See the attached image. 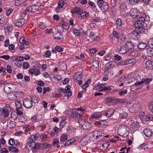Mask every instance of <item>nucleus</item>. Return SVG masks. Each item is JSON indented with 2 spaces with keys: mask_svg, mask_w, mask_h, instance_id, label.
Wrapping results in <instances>:
<instances>
[{
  "mask_svg": "<svg viewBox=\"0 0 153 153\" xmlns=\"http://www.w3.org/2000/svg\"><path fill=\"white\" fill-rule=\"evenodd\" d=\"M48 135L47 134H42L39 136V133L36 134L35 135H31L28 139L26 145L25 147L28 148L31 146L33 143L37 141L39 137V138L42 141H44L48 138Z\"/></svg>",
  "mask_w": 153,
  "mask_h": 153,
  "instance_id": "obj_1",
  "label": "nucleus"
},
{
  "mask_svg": "<svg viewBox=\"0 0 153 153\" xmlns=\"http://www.w3.org/2000/svg\"><path fill=\"white\" fill-rule=\"evenodd\" d=\"M152 80V78H146L142 79L140 82H137L132 85V88L134 90H137L141 87L140 85L143 83L148 85Z\"/></svg>",
  "mask_w": 153,
  "mask_h": 153,
  "instance_id": "obj_2",
  "label": "nucleus"
},
{
  "mask_svg": "<svg viewBox=\"0 0 153 153\" xmlns=\"http://www.w3.org/2000/svg\"><path fill=\"white\" fill-rule=\"evenodd\" d=\"M17 85L16 84L12 83H6L4 85V90L5 92L9 94L11 91H14L16 89Z\"/></svg>",
  "mask_w": 153,
  "mask_h": 153,
  "instance_id": "obj_3",
  "label": "nucleus"
},
{
  "mask_svg": "<svg viewBox=\"0 0 153 153\" xmlns=\"http://www.w3.org/2000/svg\"><path fill=\"white\" fill-rule=\"evenodd\" d=\"M0 110L1 111V114L4 117H8L10 112L11 111V108L9 104H6L2 108H0Z\"/></svg>",
  "mask_w": 153,
  "mask_h": 153,
  "instance_id": "obj_4",
  "label": "nucleus"
},
{
  "mask_svg": "<svg viewBox=\"0 0 153 153\" xmlns=\"http://www.w3.org/2000/svg\"><path fill=\"white\" fill-rule=\"evenodd\" d=\"M97 4L100 10L102 12L106 11L109 8L108 3L103 0H98L97 2Z\"/></svg>",
  "mask_w": 153,
  "mask_h": 153,
  "instance_id": "obj_5",
  "label": "nucleus"
},
{
  "mask_svg": "<svg viewBox=\"0 0 153 153\" xmlns=\"http://www.w3.org/2000/svg\"><path fill=\"white\" fill-rule=\"evenodd\" d=\"M141 106L138 101H135L133 105L129 108V111L131 113H136L141 110Z\"/></svg>",
  "mask_w": 153,
  "mask_h": 153,
  "instance_id": "obj_6",
  "label": "nucleus"
},
{
  "mask_svg": "<svg viewBox=\"0 0 153 153\" xmlns=\"http://www.w3.org/2000/svg\"><path fill=\"white\" fill-rule=\"evenodd\" d=\"M140 22H135L134 25L136 27L135 30L137 31L139 33H142L144 32V30L145 29V23L141 24Z\"/></svg>",
  "mask_w": 153,
  "mask_h": 153,
  "instance_id": "obj_7",
  "label": "nucleus"
},
{
  "mask_svg": "<svg viewBox=\"0 0 153 153\" xmlns=\"http://www.w3.org/2000/svg\"><path fill=\"white\" fill-rule=\"evenodd\" d=\"M128 128L124 125H122L120 128H118V131L121 133V137H125L127 136L129 133Z\"/></svg>",
  "mask_w": 153,
  "mask_h": 153,
  "instance_id": "obj_8",
  "label": "nucleus"
},
{
  "mask_svg": "<svg viewBox=\"0 0 153 153\" xmlns=\"http://www.w3.org/2000/svg\"><path fill=\"white\" fill-rule=\"evenodd\" d=\"M45 144H39L38 143H35L34 146L32 147V150L33 152H36L37 150H42L44 148L48 146L49 144L47 145L46 144V146H45Z\"/></svg>",
  "mask_w": 153,
  "mask_h": 153,
  "instance_id": "obj_9",
  "label": "nucleus"
},
{
  "mask_svg": "<svg viewBox=\"0 0 153 153\" xmlns=\"http://www.w3.org/2000/svg\"><path fill=\"white\" fill-rule=\"evenodd\" d=\"M104 135V134L102 133V130L100 129L95 131L92 134L93 137L96 140L98 138H101Z\"/></svg>",
  "mask_w": 153,
  "mask_h": 153,
  "instance_id": "obj_10",
  "label": "nucleus"
},
{
  "mask_svg": "<svg viewBox=\"0 0 153 153\" xmlns=\"http://www.w3.org/2000/svg\"><path fill=\"white\" fill-rule=\"evenodd\" d=\"M130 16L133 18H135L138 17L140 14V11L137 8L132 9L130 11Z\"/></svg>",
  "mask_w": 153,
  "mask_h": 153,
  "instance_id": "obj_11",
  "label": "nucleus"
},
{
  "mask_svg": "<svg viewBox=\"0 0 153 153\" xmlns=\"http://www.w3.org/2000/svg\"><path fill=\"white\" fill-rule=\"evenodd\" d=\"M23 105L27 108H30L33 106L32 102L30 99L26 98L23 101Z\"/></svg>",
  "mask_w": 153,
  "mask_h": 153,
  "instance_id": "obj_12",
  "label": "nucleus"
},
{
  "mask_svg": "<svg viewBox=\"0 0 153 153\" xmlns=\"http://www.w3.org/2000/svg\"><path fill=\"white\" fill-rule=\"evenodd\" d=\"M146 15L145 13H140V14L138 16L137 18V21H136L135 22H140L142 24L145 23V21L146 20L145 17Z\"/></svg>",
  "mask_w": 153,
  "mask_h": 153,
  "instance_id": "obj_13",
  "label": "nucleus"
},
{
  "mask_svg": "<svg viewBox=\"0 0 153 153\" xmlns=\"http://www.w3.org/2000/svg\"><path fill=\"white\" fill-rule=\"evenodd\" d=\"M73 116V118H77L79 120L83 119V113L82 112H80L79 111L75 110L74 111V115Z\"/></svg>",
  "mask_w": 153,
  "mask_h": 153,
  "instance_id": "obj_14",
  "label": "nucleus"
},
{
  "mask_svg": "<svg viewBox=\"0 0 153 153\" xmlns=\"http://www.w3.org/2000/svg\"><path fill=\"white\" fill-rule=\"evenodd\" d=\"M25 20L23 18L19 19L14 21V24L16 26L21 27L25 24Z\"/></svg>",
  "mask_w": 153,
  "mask_h": 153,
  "instance_id": "obj_15",
  "label": "nucleus"
},
{
  "mask_svg": "<svg viewBox=\"0 0 153 153\" xmlns=\"http://www.w3.org/2000/svg\"><path fill=\"white\" fill-rule=\"evenodd\" d=\"M102 115V114L100 112L94 113L92 115L90 116L89 119L91 120H94L95 119L101 117Z\"/></svg>",
  "mask_w": 153,
  "mask_h": 153,
  "instance_id": "obj_16",
  "label": "nucleus"
},
{
  "mask_svg": "<svg viewBox=\"0 0 153 153\" xmlns=\"http://www.w3.org/2000/svg\"><path fill=\"white\" fill-rule=\"evenodd\" d=\"M89 15L88 12H84L82 10V12L79 13L78 15V18L80 19H84L88 16Z\"/></svg>",
  "mask_w": 153,
  "mask_h": 153,
  "instance_id": "obj_17",
  "label": "nucleus"
},
{
  "mask_svg": "<svg viewBox=\"0 0 153 153\" xmlns=\"http://www.w3.org/2000/svg\"><path fill=\"white\" fill-rule=\"evenodd\" d=\"M146 67L148 69H153V60H149L147 61L145 63Z\"/></svg>",
  "mask_w": 153,
  "mask_h": 153,
  "instance_id": "obj_18",
  "label": "nucleus"
},
{
  "mask_svg": "<svg viewBox=\"0 0 153 153\" xmlns=\"http://www.w3.org/2000/svg\"><path fill=\"white\" fill-rule=\"evenodd\" d=\"M82 72H78L76 73L74 76V79L76 82H77V79H81L82 78Z\"/></svg>",
  "mask_w": 153,
  "mask_h": 153,
  "instance_id": "obj_19",
  "label": "nucleus"
},
{
  "mask_svg": "<svg viewBox=\"0 0 153 153\" xmlns=\"http://www.w3.org/2000/svg\"><path fill=\"white\" fill-rule=\"evenodd\" d=\"M52 143L53 146H56L58 148L60 147L61 145V146H63L62 145V143L59 142L58 140L56 138H55L53 140Z\"/></svg>",
  "mask_w": 153,
  "mask_h": 153,
  "instance_id": "obj_20",
  "label": "nucleus"
},
{
  "mask_svg": "<svg viewBox=\"0 0 153 153\" xmlns=\"http://www.w3.org/2000/svg\"><path fill=\"white\" fill-rule=\"evenodd\" d=\"M115 62L114 61H110L106 64L105 65V69L109 70L110 68H112L114 66Z\"/></svg>",
  "mask_w": 153,
  "mask_h": 153,
  "instance_id": "obj_21",
  "label": "nucleus"
},
{
  "mask_svg": "<svg viewBox=\"0 0 153 153\" xmlns=\"http://www.w3.org/2000/svg\"><path fill=\"white\" fill-rule=\"evenodd\" d=\"M125 47L127 51L134 48V45L131 42H127L125 44Z\"/></svg>",
  "mask_w": 153,
  "mask_h": 153,
  "instance_id": "obj_22",
  "label": "nucleus"
},
{
  "mask_svg": "<svg viewBox=\"0 0 153 153\" xmlns=\"http://www.w3.org/2000/svg\"><path fill=\"white\" fill-rule=\"evenodd\" d=\"M65 90L64 91V94L65 95H66L67 93H68L67 96L70 97L72 95V92L71 91V89L69 85L68 86H66L65 88Z\"/></svg>",
  "mask_w": 153,
  "mask_h": 153,
  "instance_id": "obj_23",
  "label": "nucleus"
},
{
  "mask_svg": "<svg viewBox=\"0 0 153 153\" xmlns=\"http://www.w3.org/2000/svg\"><path fill=\"white\" fill-rule=\"evenodd\" d=\"M131 36L133 38V39H137L140 38V36L139 35V33L137 31H134L132 32L131 33H130Z\"/></svg>",
  "mask_w": 153,
  "mask_h": 153,
  "instance_id": "obj_24",
  "label": "nucleus"
},
{
  "mask_svg": "<svg viewBox=\"0 0 153 153\" xmlns=\"http://www.w3.org/2000/svg\"><path fill=\"white\" fill-rule=\"evenodd\" d=\"M143 132L144 134L147 137L151 136L152 134V131L148 128L145 129L144 130Z\"/></svg>",
  "mask_w": 153,
  "mask_h": 153,
  "instance_id": "obj_25",
  "label": "nucleus"
},
{
  "mask_svg": "<svg viewBox=\"0 0 153 153\" xmlns=\"http://www.w3.org/2000/svg\"><path fill=\"white\" fill-rule=\"evenodd\" d=\"M87 137H83L80 142V144H82L84 146L88 144L89 140L88 139H87Z\"/></svg>",
  "mask_w": 153,
  "mask_h": 153,
  "instance_id": "obj_26",
  "label": "nucleus"
},
{
  "mask_svg": "<svg viewBox=\"0 0 153 153\" xmlns=\"http://www.w3.org/2000/svg\"><path fill=\"white\" fill-rule=\"evenodd\" d=\"M138 48L140 49H146L148 47L147 46L146 44L143 43H140L138 45Z\"/></svg>",
  "mask_w": 153,
  "mask_h": 153,
  "instance_id": "obj_27",
  "label": "nucleus"
},
{
  "mask_svg": "<svg viewBox=\"0 0 153 153\" xmlns=\"http://www.w3.org/2000/svg\"><path fill=\"white\" fill-rule=\"evenodd\" d=\"M114 113V111L113 110L110 109L109 111H108L106 112H105L104 115L108 117H109L113 114Z\"/></svg>",
  "mask_w": 153,
  "mask_h": 153,
  "instance_id": "obj_28",
  "label": "nucleus"
},
{
  "mask_svg": "<svg viewBox=\"0 0 153 153\" xmlns=\"http://www.w3.org/2000/svg\"><path fill=\"white\" fill-rule=\"evenodd\" d=\"M82 128L85 130H88L91 128V125L89 122L87 121L84 122V124L82 126Z\"/></svg>",
  "mask_w": 153,
  "mask_h": 153,
  "instance_id": "obj_29",
  "label": "nucleus"
},
{
  "mask_svg": "<svg viewBox=\"0 0 153 153\" xmlns=\"http://www.w3.org/2000/svg\"><path fill=\"white\" fill-rule=\"evenodd\" d=\"M104 120H102V121H96L95 122L94 124L97 126L100 127H102L103 126L105 125V124L104 123Z\"/></svg>",
  "mask_w": 153,
  "mask_h": 153,
  "instance_id": "obj_30",
  "label": "nucleus"
},
{
  "mask_svg": "<svg viewBox=\"0 0 153 153\" xmlns=\"http://www.w3.org/2000/svg\"><path fill=\"white\" fill-rule=\"evenodd\" d=\"M146 52L148 55L149 56H153V48H146Z\"/></svg>",
  "mask_w": 153,
  "mask_h": 153,
  "instance_id": "obj_31",
  "label": "nucleus"
},
{
  "mask_svg": "<svg viewBox=\"0 0 153 153\" xmlns=\"http://www.w3.org/2000/svg\"><path fill=\"white\" fill-rule=\"evenodd\" d=\"M32 102L34 103H38L39 100V99L38 96H33L30 99Z\"/></svg>",
  "mask_w": 153,
  "mask_h": 153,
  "instance_id": "obj_32",
  "label": "nucleus"
},
{
  "mask_svg": "<svg viewBox=\"0 0 153 153\" xmlns=\"http://www.w3.org/2000/svg\"><path fill=\"white\" fill-rule=\"evenodd\" d=\"M53 36L54 38L56 39H57L59 40L63 38V36L59 32H57Z\"/></svg>",
  "mask_w": 153,
  "mask_h": 153,
  "instance_id": "obj_33",
  "label": "nucleus"
},
{
  "mask_svg": "<svg viewBox=\"0 0 153 153\" xmlns=\"http://www.w3.org/2000/svg\"><path fill=\"white\" fill-rule=\"evenodd\" d=\"M127 51L126 50L125 46H122L118 50V52L120 54H123L126 53Z\"/></svg>",
  "mask_w": 153,
  "mask_h": 153,
  "instance_id": "obj_34",
  "label": "nucleus"
},
{
  "mask_svg": "<svg viewBox=\"0 0 153 153\" xmlns=\"http://www.w3.org/2000/svg\"><path fill=\"white\" fill-rule=\"evenodd\" d=\"M74 12L75 13H80L82 12V10L80 8L76 7L74 8L71 11V12L72 13Z\"/></svg>",
  "mask_w": 153,
  "mask_h": 153,
  "instance_id": "obj_35",
  "label": "nucleus"
},
{
  "mask_svg": "<svg viewBox=\"0 0 153 153\" xmlns=\"http://www.w3.org/2000/svg\"><path fill=\"white\" fill-rule=\"evenodd\" d=\"M139 125V123L136 121H133L131 123V128L133 129L134 128H137Z\"/></svg>",
  "mask_w": 153,
  "mask_h": 153,
  "instance_id": "obj_36",
  "label": "nucleus"
},
{
  "mask_svg": "<svg viewBox=\"0 0 153 153\" xmlns=\"http://www.w3.org/2000/svg\"><path fill=\"white\" fill-rule=\"evenodd\" d=\"M15 104L16 107V109H21L22 107V102L20 101L17 100L15 102Z\"/></svg>",
  "mask_w": 153,
  "mask_h": 153,
  "instance_id": "obj_37",
  "label": "nucleus"
},
{
  "mask_svg": "<svg viewBox=\"0 0 153 153\" xmlns=\"http://www.w3.org/2000/svg\"><path fill=\"white\" fill-rule=\"evenodd\" d=\"M26 0H16L15 2V5L17 6H19L24 3Z\"/></svg>",
  "mask_w": 153,
  "mask_h": 153,
  "instance_id": "obj_38",
  "label": "nucleus"
},
{
  "mask_svg": "<svg viewBox=\"0 0 153 153\" xmlns=\"http://www.w3.org/2000/svg\"><path fill=\"white\" fill-rule=\"evenodd\" d=\"M93 68H97L99 66V62L97 60H94L92 63Z\"/></svg>",
  "mask_w": 153,
  "mask_h": 153,
  "instance_id": "obj_39",
  "label": "nucleus"
},
{
  "mask_svg": "<svg viewBox=\"0 0 153 153\" xmlns=\"http://www.w3.org/2000/svg\"><path fill=\"white\" fill-rule=\"evenodd\" d=\"M126 5L125 3H121L120 7V10L121 11H124L126 10Z\"/></svg>",
  "mask_w": 153,
  "mask_h": 153,
  "instance_id": "obj_40",
  "label": "nucleus"
},
{
  "mask_svg": "<svg viewBox=\"0 0 153 153\" xmlns=\"http://www.w3.org/2000/svg\"><path fill=\"white\" fill-rule=\"evenodd\" d=\"M8 97L10 100H14L16 98L14 95L13 92L9 93L8 95Z\"/></svg>",
  "mask_w": 153,
  "mask_h": 153,
  "instance_id": "obj_41",
  "label": "nucleus"
},
{
  "mask_svg": "<svg viewBox=\"0 0 153 153\" xmlns=\"http://www.w3.org/2000/svg\"><path fill=\"white\" fill-rule=\"evenodd\" d=\"M20 43L22 44L23 43L25 44L26 45H29V42L26 41L24 40V38L23 37H22L20 39Z\"/></svg>",
  "mask_w": 153,
  "mask_h": 153,
  "instance_id": "obj_42",
  "label": "nucleus"
},
{
  "mask_svg": "<svg viewBox=\"0 0 153 153\" xmlns=\"http://www.w3.org/2000/svg\"><path fill=\"white\" fill-rule=\"evenodd\" d=\"M127 62V60L121 61L117 63V65H128Z\"/></svg>",
  "mask_w": 153,
  "mask_h": 153,
  "instance_id": "obj_43",
  "label": "nucleus"
},
{
  "mask_svg": "<svg viewBox=\"0 0 153 153\" xmlns=\"http://www.w3.org/2000/svg\"><path fill=\"white\" fill-rule=\"evenodd\" d=\"M127 114L124 112H123L119 114V117L120 118L124 119L127 116Z\"/></svg>",
  "mask_w": 153,
  "mask_h": 153,
  "instance_id": "obj_44",
  "label": "nucleus"
},
{
  "mask_svg": "<svg viewBox=\"0 0 153 153\" xmlns=\"http://www.w3.org/2000/svg\"><path fill=\"white\" fill-rule=\"evenodd\" d=\"M67 139V135L65 134H63L61 137L60 141L61 142H64Z\"/></svg>",
  "mask_w": 153,
  "mask_h": 153,
  "instance_id": "obj_45",
  "label": "nucleus"
},
{
  "mask_svg": "<svg viewBox=\"0 0 153 153\" xmlns=\"http://www.w3.org/2000/svg\"><path fill=\"white\" fill-rule=\"evenodd\" d=\"M73 33L76 36H79L80 35L81 33L80 31H78L77 29L74 28L73 30Z\"/></svg>",
  "mask_w": 153,
  "mask_h": 153,
  "instance_id": "obj_46",
  "label": "nucleus"
},
{
  "mask_svg": "<svg viewBox=\"0 0 153 153\" xmlns=\"http://www.w3.org/2000/svg\"><path fill=\"white\" fill-rule=\"evenodd\" d=\"M9 151L13 152H17L18 151V149L14 146H10L9 148Z\"/></svg>",
  "mask_w": 153,
  "mask_h": 153,
  "instance_id": "obj_47",
  "label": "nucleus"
},
{
  "mask_svg": "<svg viewBox=\"0 0 153 153\" xmlns=\"http://www.w3.org/2000/svg\"><path fill=\"white\" fill-rule=\"evenodd\" d=\"M148 105L149 110L153 114V102H150Z\"/></svg>",
  "mask_w": 153,
  "mask_h": 153,
  "instance_id": "obj_48",
  "label": "nucleus"
},
{
  "mask_svg": "<svg viewBox=\"0 0 153 153\" xmlns=\"http://www.w3.org/2000/svg\"><path fill=\"white\" fill-rule=\"evenodd\" d=\"M147 144L145 143H143L139 147V149H144V150H146L148 147L146 146Z\"/></svg>",
  "mask_w": 153,
  "mask_h": 153,
  "instance_id": "obj_49",
  "label": "nucleus"
},
{
  "mask_svg": "<svg viewBox=\"0 0 153 153\" xmlns=\"http://www.w3.org/2000/svg\"><path fill=\"white\" fill-rule=\"evenodd\" d=\"M139 54V52L137 51H132L130 53V54L132 56L136 57L138 56Z\"/></svg>",
  "mask_w": 153,
  "mask_h": 153,
  "instance_id": "obj_50",
  "label": "nucleus"
},
{
  "mask_svg": "<svg viewBox=\"0 0 153 153\" xmlns=\"http://www.w3.org/2000/svg\"><path fill=\"white\" fill-rule=\"evenodd\" d=\"M119 38H118L119 41H120L121 43H123V42L125 41V38L123 36V34L120 35V36H119Z\"/></svg>",
  "mask_w": 153,
  "mask_h": 153,
  "instance_id": "obj_51",
  "label": "nucleus"
},
{
  "mask_svg": "<svg viewBox=\"0 0 153 153\" xmlns=\"http://www.w3.org/2000/svg\"><path fill=\"white\" fill-rule=\"evenodd\" d=\"M51 55V52L50 50H48L45 53V54L44 55V56L46 58L50 57Z\"/></svg>",
  "mask_w": 153,
  "mask_h": 153,
  "instance_id": "obj_52",
  "label": "nucleus"
},
{
  "mask_svg": "<svg viewBox=\"0 0 153 153\" xmlns=\"http://www.w3.org/2000/svg\"><path fill=\"white\" fill-rule=\"evenodd\" d=\"M83 119H80L78 120L79 126L80 128H82V126L84 124V122L85 121L83 120Z\"/></svg>",
  "mask_w": 153,
  "mask_h": 153,
  "instance_id": "obj_53",
  "label": "nucleus"
},
{
  "mask_svg": "<svg viewBox=\"0 0 153 153\" xmlns=\"http://www.w3.org/2000/svg\"><path fill=\"white\" fill-rule=\"evenodd\" d=\"M118 103V98H116L115 97H112V100L111 103L112 104H114Z\"/></svg>",
  "mask_w": 153,
  "mask_h": 153,
  "instance_id": "obj_54",
  "label": "nucleus"
},
{
  "mask_svg": "<svg viewBox=\"0 0 153 153\" xmlns=\"http://www.w3.org/2000/svg\"><path fill=\"white\" fill-rule=\"evenodd\" d=\"M29 64L27 62H25L23 63L22 65L23 68L24 69H27L29 68Z\"/></svg>",
  "mask_w": 153,
  "mask_h": 153,
  "instance_id": "obj_55",
  "label": "nucleus"
},
{
  "mask_svg": "<svg viewBox=\"0 0 153 153\" xmlns=\"http://www.w3.org/2000/svg\"><path fill=\"white\" fill-rule=\"evenodd\" d=\"M31 7L32 8V9L33 10V12H34L37 10L39 8L38 6L35 5H31Z\"/></svg>",
  "mask_w": 153,
  "mask_h": 153,
  "instance_id": "obj_56",
  "label": "nucleus"
},
{
  "mask_svg": "<svg viewBox=\"0 0 153 153\" xmlns=\"http://www.w3.org/2000/svg\"><path fill=\"white\" fill-rule=\"evenodd\" d=\"M116 23L118 26H121L122 23V21L120 19H118L116 21Z\"/></svg>",
  "mask_w": 153,
  "mask_h": 153,
  "instance_id": "obj_57",
  "label": "nucleus"
},
{
  "mask_svg": "<svg viewBox=\"0 0 153 153\" xmlns=\"http://www.w3.org/2000/svg\"><path fill=\"white\" fill-rule=\"evenodd\" d=\"M39 26L40 28L42 29H44L46 27V24L42 22L39 23Z\"/></svg>",
  "mask_w": 153,
  "mask_h": 153,
  "instance_id": "obj_58",
  "label": "nucleus"
},
{
  "mask_svg": "<svg viewBox=\"0 0 153 153\" xmlns=\"http://www.w3.org/2000/svg\"><path fill=\"white\" fill-rule=\"evenodd\" d=\"M140 0H129V3L131 5L136 4Z\"/></svg>",
  "mask_w": 153,
  "mask_h": 153,
  "instance_id": "obj_59",
  "label": "nucleus"
},
{
  "mask_svg": "<svg viewBox=\"0 0 153 153\" xmlns=\"http://www.w3.org/2000/svg\"><path fill=\"white\" fill-rule=\"evenodd\" d=\"M6 70L9 73H11L12 72V69L11 66L9 65H7Z\"/></svg>",
  "mask_w": 153,
  "mask_h": 153,
  "instance_id": "obj_60",
  "label": "nucleus"
},
{
  "mask_svg": "<svg viewBox=\"0 0 153 153\" xmlns=\"http://www.w3.org/2000/svg\"><path fill=\"white\" fill-rule=\"evenodd\" d=\"M127 92L126 89L120 91L119 93V94L121 96H123L125 95Z\"/></svg>",
  "mask_w": 153,
  "mask_h": 153,
  "instance_id": "obj_61",
  "label": "nucleus"
},
{
  "mask_svg": "<svg viewBox=\"0 0 153 153\" xmlns=\"http://www.w3.org/2000/svg\"><path fill=\"white\" fill-rule=\"evenodd\" d=\"M74 111L72 109L70 110L68 112V114L71 117L73 118V116H74Z\"/></svg>",
  "mask_w": 153,
  "mask_h": 153,
  "instance_id": "obj_62",
  "label": "nucleus"
},
{
  "mask_svg": "<svg viewBox=\"0 0 153 153\" xmlns=\"http://www.w3.org/2000/svg\"><path fill=\"white\" fill-rule=\"evenodd\" d=\"M8 125L10 128H13L15 127V123L13 121H11L9 123Z\"/></svg>",
  "mask_w": 153,
  "mask_h": 153,
  "instance_id": "obj_63",
  "label": "nucleus"
},
{
  "mask_svg": "<svg viewBox=\"0 0 153 153\" xmlns=\"http://www.w3.org/2000/svg\"><path fill=\"white\" fill-rule=\"evenodd\" d=\"M61 67L62 70L63 71L66 70L67 68V66L65 63H62L61 65Z\"/></svg>",
  "mask_w": 153,
  "mask_h": 153,
  "instance_id": "obj_64",
  "label": "nucleus"
}]
</instances>
